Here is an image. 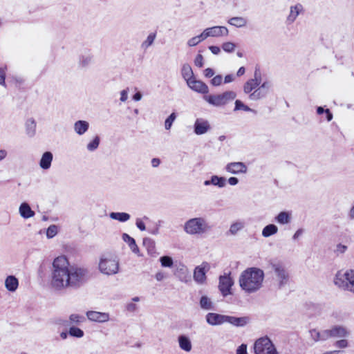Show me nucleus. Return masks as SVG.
<instances>
[{
  "mask_svg": "<svg viewBox=\"0 0 354 354\" xmlns=\"http://www.w3.org/2000/svg\"><path fill=\"white\" fill-rule=\"evenodd\" d=\"M179 347L185 352H190L192 345L190 339L184 335H181L178 338Z\"/></svg>",
  "mask_w": 354,
  "mask_h": 354,
  "instance_id": "cd10ccee",
  "label": "nucleus"
},
{
  "mask_svg": "<svg viewBox=\"0 0 354 354\" xmlns=\"http://www.w3.org/2000/svg\"><path fill=\"white\" fill-rule=\"evenodd\" d=\"M87 319L93 322L106 323L110 320V315L105 312L88 310L86 313Z\"/></svg>",
  "mask_w": 354,
  "mask_h": 354,
  "instance_id": "2eb2a0df",
  "label": "nucleus"
},
{
  "mask_svg": "<svg viewBox=\"0 0 354 354\" xmlns=\"http://www.w3.org/2000/svg\"><path fill=\"white\" fill-rule=\"evenodd\" d=\"M53 159V155L50 151L44 152L39 160V165L41 169L48 170L50 168Z\"/></svg>",
  "mask_w": 354,
  "mask_h": 354,
  "instance_id": "b1692460",
  "label": "nucleus"
},
{
  "mask_svg": "<svg viewBox=\"0 0 354 354\" xmlns=\"http://www.w3.org/2000/svg\"><path fill=\"white\" fill-rule=\"evenodd\" d=\"M143 245L147 249V252L149 255H156V243L152 239L148 237L144 238Z\"/></svg>",
  "mask_w": 354,
  "mask_h": 354,
  "instance_id": "f704fd0d",
  "label": "nucleus"
},
{
  "mask_svg": "<svg viewBox=\"0 0 354 354\" xmlns=\"http://www.w3.org/2000/svg\"><path fill=\"white\" fill-rule=\"evenodd\" d=\"M234 104V111L243 110L246 112L252 111V109H250L247 105L244 104L241 100H236Z\"/></svg>",
  "mask_w": 354,
  "mask_h": 354,
  "instance_id": "864d4df0",
  "label": "nucleus"
},
{
  "mask_svg": "<svg viewBox=\"0 0 354 354\" xmlns=\"http://www.w3.org/2000/svg\"><path fill=\"white\" fill-rule=\"evenodd\" d=\"M84 321V317L79 314L73 313L69 316L70 324H79Z\"/></svg>",
  "mask_w": 354,
  "mask_h": 354,
  "instance_id": "8fccbe9b",
  "label": "nucleus"
},
{
  "mask_svg": "<svg viewBox=\"0 0 354 354\" xmlns=\"http://www.w3.org/2000/svg\"><path fill=\"white\" fill-rule=\"evenodd\" d=\"M187 84L190 89L196 93L207 94L209 92V88L207 85L203 82L196 80V77L193 78L192 80H189Z\"/></svg>",
  "mask_w": 354,
  "mask_h": 354,
  "instance_id": "a211bd4d",
  "label": "nucleus"
},
{
  "mask_svg": "<svg viewBox=\"0 0 354 354\" xmlns=\"http://www.w3.org/2000/svg\"><path fill=\"white\" fill-rule=\"evenodd\" d=\"M333 282L339 289L354 294V270L338 271L335 275Z\"/></svg>",
  "mask_w": 354,
  "mask_h": 354,
  "instance_id": "39448f33",
  "label": "nucleus"
},
{
  "mask_svg": "<svg viewBox=\"0 0 354 354\" xmlns=\"http://www.w3.org/2000/svg\"><path fill=\"white\" fill-rule=\"evenodd\" d=\"M272 86L270 82L266 81L259 85L252 93L249 95L250 100L257 101L265 98Z\"/></svg>",
  "mask_w": 354,
  "mask_h": 354,
  "instance_id": "9d476101",
  "label": "nucleus"
},
{
  "mask_svg": "<svg viewBox=\"0 0 354 354\" xmlns=\"http://www.w3.org/2000/svg\"><path fill=\"white\" fill-rule=\"evenodd\" d=\"M204 40H205V37L204 36L203 32H202L200 35L189 39L187 41V45L189 47H194L197 46L199 43L202 42Z\"/></svg>",
  "mask_w": 354,
  "mask_h": 354,
  "instance_id": "a19ab883",
  "label": "nucleus"
},
{
  "mask_svg": "<svg viewBox=\"0 0 354 354\" xmlns=\"http://www.w3.org/2000/svg\"><path fill=\"white\" fill-rule=\"evenodd\" d=\"M227 182L231 186H235L239 183V179L236 177H230Z\"/></svg>",
  "mask_w": 354,
  "mask_h": 354,
  "instance_id": "338daca9",
  "label": "nucleus"
},
{
  "mask_svg": "<svg viewBox=\"0 0 354 354\" xmlns=\"http://www.w3.org/2000/svg\"><path fill=\"white\" fill-rule=\"evenodd\" d=\"M274 272V282L279 289L284 288L289 282V275L284 266L280 263L272 264Z\"/></svg>",
  "mask_w": 354,
  "mask_h": 354,
  "instance_id": "6e6552de",
  "label": "nucleus"
},
{
  "mask_svg": "<svg viewBox=\"0 0 354 354\" xmlns=\"http://www.w3.org/2000/svg\"><path fill=\"white\" fill-rule=\"evenodd\" d=\"M36 122L30 118L26 120L25 122L26 133L29 138H32L36 133Z\"/></svg>",
  "mask_w": 354,
  "mask_h": 354,
  "instance_id": "7c9ffc66",
  "label": "nucleus"
},
{
  "mask_svg": "<svg viewBox=\"0 0 354 354\" xmlns=\"http://www.w3.org/2000/svg\"><path fill=\"white\" fill-rule=\"evenodd\" d=\"M121 102H125L128 99V88L122 90L120 93Z\"/></svg>",
  "mask_w": 354,
  "mask_h": 354,
  "instance_id": "bf43d9fd",
  "label": "nucleus"
},
{
  "mask_svg": "<svg viewBox=\"0 0 354 354\" xmlns=\"http://www.w3.org/2000/svg\"><path fill=\"white\" fill-rule=\"evenodd\" d=\"M334 345L336 348L344 349L349 346V342L347 338H341L340 339L337 340Z\"/></svg>",
  "mask_w": 354,
  "mask_h": 354,
  "instance_id": "5fc2aeb1",
  "label": "nucleus"
},
{
  "mask_svg": "<svg viewBox=\"0 0 354 354\" xmlns=\"http://www.w3.org/2000/svg\"><path fill=\"white\" fill-rule=\"evenodd\" d=\"M167 277V274L162 270L158 271L155 274V279L157 281H162L164 279H165Z\"/></svg>",
  "mask_w": 354,
  "mask_h": 354,
  "instance_id": "4d7b16f0",
  "label": "nucleus"
},
{
  "mask_svg": "<svg viewBox=\"0 0 354 354\" xmlns=\"http://www.w3.org/2000/svg\"><path fill=\"white\" fill-rule=\"evenodd\" d=\"M226 172L233 175H244L248 172V167L243 162H231L225 167Z\"/></svg>",
  "mask_w": 354,
  "mask_h": 354,
  "instance_id": "ddd939ff",
  "label": "nucleus"
},
{
  "mask_svg": "<svg viewBox=\"0 0 354 354\" xmlns=\"http://www.w3.org/2000/svg\"><path fill=\"white\" fill-rule=\"evenodd\" d=\"M249 322L250 319L248 317H236L234 316H226V323H229L237 327L245 326Z\"/></svg>",
  "mask_w": 354,
  "mask_h": 354,
  "instance_id": "393cba45",
  "label": "nucleus"
},
{
  "mask_svg": "<svg viewBox=\"0 0 354 354\" xmlns=\"http://www.w3.org/2000/svg\"><path fill=\"white\" fill-rule=\"evenodd\" d=\"M236 97V92L227 91L220 94L204 95L203 99L212 106L221 107L233 101Z\"/></svg>",
  "mask_w": 354,
  "mask_h": 354,
  "instance_id": "423d86ee",
  "label": "nucleus"
},
{
  "mask_svg": "<svg viewBox=\"0 0 354 354\" xmlns=\"http://www.w3.org/2000/svg\"><path fill=\"white\" fill-rule=\"evenodd\" d=\"M222 82L223 77L221 75L214 76L211 80V84L214 86H218L221 85Z\"/></svg>",
  "mask_w": 354,
  "mask_h": 354,
  "instance_id": "6e6d98bb",
  "label": "nucleus"
},
{
  "mask_svg": "<svg viewBox=\"0 0 354 354\" xmlns=\"http://www.w3.org/2000/svg\"><path fill=\"white\" fill-rule=\"evenodd\" d=\"M87 270L71 264L65 255L55 257L52 262L50 274V286L56 291L80 288L87 278Z\"/></svg>",
  "mask_w": 354,
  "mask_h": 354,
  "instance_id": "f257e3e1",
  "label": "nucleus"
},
{
  "mask_svg": "<svg viewBox=\"0 0 354 354\" xmlns=\"http://www.w3.org/2000/svg\"><path fill=\"white\" fill-rule=\"evenodd\" d=\"M310 339L314 342H325L330 339L328 329L319 330L313 328L309 330Z\"/></svg>",
  "mask_w": 354,
  "mask_h": 354,
  "instance_id": "f3484780",
  "label": "nucleus"
},
{
  "mask_svg": "<svg viewBox=\"0 0 354 354\" xmlns=\"http://www.w3.org/2000/svg\"><path fill=\"white\" fill-rule=\"evenodd\" d=\"M68 334L70 336L77 338H82L84 335V333L82 329L75 326L69 328Z\"/></svg>",
  "mask_w": 354,
  "mask_h": 354,
  "instance_id": "c03bdc74",
  "label": "nucleus"
},
{
  "mask_svg": "<svg viewBox=\"0 0 354 354\" xmlns=\"http://www.w3.org/2000/svg\"><path fill=\"white\" fill-rule=\"evenodd\" d=\"M194 133L196 135L206 133L210 129V125L207 120L197 118L194 124Z\"/></svg>",
  "mask_w": 354,
  "mask_h": 354,
  "instance_id": "aec40b11",
  "label": "nucleus"
},
{
  "mask_svg": "<svg viewBox=\"0 0 354 354\" xmlns=\"http://www.w3.org/2000/svg\"><path fill=\"white\" fill-rule=\"evenodd\" d=\"M148 232L152 235H158L160 233V228L158 225L153 227H149L147 229Z\"/></svg>",
  "mask_w": 354,
  "mask_h": 354,
  "instance_id": "680f3d73",
  "label": "nucleus"
},
{
  "mask_svg": "<svg viewBox=\"0 0 354 354\" xmlns=\"http://www.w3.org/2000/svg\"><path fill=\"white\" fill-rule=\"evenodd\" d=\"M109 217L121 223H125L131 218L130 214L126 212H111Z\"/></svg>",
  "mask_w": 354,
  "mask_h": 354,
  "instance_id": "e433bc0d",
  "label": "nucleus"
},
{
  "mask_svg": "<svg viewBox=\"0 0 354 354\" xmlns=\"http://www.w3.org/2000/svg\"><path fill=\"white\" fill-rule=\"evenodd\" d=\"M245 223L243 221H236L233 222L229 229V233L231 235H236L239 232L241 231L245 227Z\"/></svg>",
  "mask_w": 354,
  "mask_h": 354,
  "instance_id": "4c0bfd02",
  "label": "nucleus"
},
{
  "mask_svg": "<svg viewBox=\"0 0 354 354\" xmlns=\"http://www.w3.org/2000/svg\"><path fill=\"white\" fill-rule=\"evenodd\" d=\"M19 279L15 275H8L4 281L5 288L10 292H15L19 288Z\"/></svg>",
  "mask_w": 354,
  "mask_h": 354,
  "instance_id": "4be33fe9",
  "label": "nucleus"
},
{
  "mask_svg": "<svg viewBox=\"0 0 354 354\" xmlns=\"http://www.w3.org/2000/svg\"><path fill=\"white\" fill-rule=\"evenodd\" d=\"M209 266L204 262L195 268L194 271V279L198 284H203L206 281V272L209 270Z\"/></svg>",
  "mask_w": 354,
  "mask_h": 354,
  "instance_id": "4468645a",
  "label": "nucleus"
},
{
  "mask_svg": "<svg viewBox=\"0 0 354 354\" xmlns=\"http://www.w3.org/2000/svg\"><path fill=\"white\" fill-rule=\"evenodd\" d=\"M234 281L230 274H224L219 277L218 289L223 297L232 295V287Z\"/></svg>",
  "mask_w": 354,
  "mask_h": 354,
  "instance_id": "1a4fd4ad",
  "label": "nucleus"
},
{
  "mask_svg": "<svg viewBox=\"0 0 354 354\" xmlns=\"http://www.w3.org/2000/svg\"><path fill=\"white\" fill-rule=\"evenodd\" d=\"M175 275L178 278V279L184 283H187L190 279V273L187 269V268L183 266L182 268L178 269L175 272Z\"/></svg>",
  "mask_w": 354,
  "mask_h": 354,
  "instance_id": "473e14b6",
  "label": "nucleus"
},
{
  "mask_svg": "<svg viewBox=\"0 0 354 354\" xmlns=\"http://www.w3.org/2000/svg\"><path fill=\"white\" fill-rule=\"evenodd\" d=\"M261 84V77L255 73L254 78L248 80L243 85V91L246 94H250Z\"/></svg>",
  "mask_w": 354,
  "mask_h": 354,
  "instance_id": "412c9836",
  "label": "nucleus"
},
{
  "mask_svg": "<svg viewBox=\"0 0 354 354\" xmlns=\"http://www.w3.org/2000/svg\"><path fill=\"white\" fill-rule=\"evenodd\" d=\"M147 220H149V218L147 216H145L142 218H136V226L141 232H144V231L147 230V227H146L145 223V221H147Z\"/></svg>",
  "mask_w": 354,
  "mask_h": 354,
  "instance_id": "3c124183",
  "label": "nucleus"
},
{
  "mask_svg": "<svg viewBox=\"0 0 354 354\" xmlns=\"http://www.w3.org/2000/svg\"><path fill=\"white\" fill-rule=\"evenodd\" d=\"M160 265L163 268H171L174 265L173 259L169 256H162L159 259Z\"/></svg>",
  "mask_w": 354,
  "mask_h": 354,
  "instance_id": "a18cd8bd",
  "label": "nucleus"
},
{
  "mask_svg": "<svg viewBox=\"0 0 354 354\" xmlns=\"http://www.w3.org/2000/svg\"><path fill=\"white\" fill-rule=\"evenodd\" d=\"M97 269L104 276L115 275L120 272L119 259L110 253L103 254L99 257Z\"/></svg>",
  "mask_w": 354,
  "mask_h": 354,
  "instance_id": "7ed1b4c3",
  "label": "nucleus"
},
{
  "mask_svg": "<svg viewBox=\"0 0 354 354\" xmlns=\"http://www.w3.org/2000/svg\"><path fill=\"white\" fill-rule=\"evenodd\" d=\"M236 354H248L247 352V345L241 344L236 349Z\"/></svg>",
  "mask_w": 354,
  "mask_h": 354,
  "instance_id": "052dcab7",
  "label": "nucleus"
},
{
  "mask_svg": "<svg viewBox=\"0 0 354 354\" xmlns=\"http://www.w3.org/2000/svg\"><path fill=\"white\" fill-rule=\"evenodd\" d=\"M227 23L237 28H242L248 25V20L243 17H233L228 19Z\"/></svg>",
  "mask_w": 354,
  "mask_h": 354,
  "instance_id": "c756f323",
  "label": "nucleus"
},
{
  "mask_svg": "<svg viewBox=\"0 0 354 354\" xmlns=\"http://www.w3.org/2000/svg\"><path fill=\"white\" fill-rule=\"evenodd\" d=\"M200 307L205 310H210L214 308V303L207 296L203 295L200 299Z\"/></svg>",
  "mask_w": 354,
  "mask_h": 354,
  "instance_id": "58836bf2",
  "label": "nucleus"
},
{
  "mask_svg": "<svg viewBox=\"0 0 354 354\" xmlns=\"http://www.w3.org/2000/svg\"><path fill=\"white\" fill-rule=\"evenodd\" d=\"M235 77L232 74H228L225 76L224 77V83L225 84H229L234 81Z\"/></svg>",
  "mask_w": 354,
  "mask_h": 354,
  "instance_id": "0e129e2a",
  "label": "nucleus"
},
{
  "mask_svg": "<svg viewBox=\"0 0 354 354\" xmlns=\"http://www.w3.org/2000/svg\"><path fill=\"white\" fill-rule=\"evenodd\" d=\"M274 221L280 225H288L291 221V214L288 212H281L275 216Z\"/></svg>",
  "mask_w": 354,
  "mask_h": 354,
  "instance_id": "2f4dec72",
  "label": "nucleus"
},
{
  "mask_svg": "<svg viewBox=\"0 0 354 354\" xmlns=\"http://www.w3.org/2000/svg\"><path fill=\"white\" fill-rule=\"evenodd\" d=\"M177 115L175 112L171 113L165 120L164 126L166 130H170L173 123L176 120Z\"/></svg>",
  "mask_w": 354,
  "mask_h": 354,
  "instance_id": "49530a36",
  "label": "nucleus"
},
{
  "mask_svg": "<svg viewBox=\"0 0 354 354\" xmlns=\"http://www.w3.org/2000/svg\"><path fill=\"white\" fill-rule=\"evenodd\" d=\"M156 37V34L155 32L150 33L147 36V39L142 43V48H143L144 50H147V48H149V47H150L154 42Z\"/></svg>",
  "mask_w": 354,
  "mask_h": 354,
  "instance_id": "79ce46f5",
  "label": "nucleus"
},
{
  "mask_svg": "<svg viewBox=\"0 0 354 354\" xmlns=\"http://www.w3.org/2000/svg\"><path fill=\"white\" fill-rule=\"evenodd\" d=\"M304 12V6L301 3H297L290 6L289 13L286 17V23L288 25L293 24L298 16Z\"/></svg>",
  "mask_w": 354,
  "mask_h": 354,
  "instance_id": "dca6fc26",
  "label": "nucleus"
},
{
  "mask_svg": "<svg viewBox=\"0 0 354 354\" xmlns=\"http://www.w3.org/2000/svg\"><path fill=\"white\" fill-rule=\"evenodd\" d=\"M330 338H348L351 330L344 325H334L328 328Z\"/></svg>",
  "mask_w": 354,
  "mask_h": 354,
  "instance_id": "f8f14e48",
  "label": "nucleus"
},
{
  "mask_svg": "<svg viewBox=\"0 0 354 354\" xmlns=\"http://www.w3.org/2000/svg\"><path fill=\"white\" fill-rule=\"evenodd\" d=\"M210 229L206 218L201 216L188 219L183 226L185 232L191 236H201L207 233Z\"/></svg>",
  "mask_w": 354,
  "mask_h": 354,
  "instance_id": "20e7f679",
  "label": "nucleus"
},
{
  "mask_svg": "<svg viewBox=\"0 0 354 354\" xmlns=\"http://www.w3.org/2000/svg\"><path fill=\"white\" fill-rule=\"evenodd\" d=\"M221 48L225 53H232L234 52L236 48V45L232 41H225L222 44Z\"/></svg>",
  "mask_w": 354,
  "mask_h": 354,
  "instance_id": "09e8293b",
  "label": "nucleus"
},
{
  "mask_svg": "<svg viewBox=\"0 0 354 354\" xmlns=\"http://www.w3.org/2000/svg\"><path fill=\"white\" fill-rule=\"evenodd\" d=\"M194 64L198 68H201L203 66V57L202 55L198 54L196 55L194 59Z\"/></svg>",
  "mask_w": 354,
  "mask_h": 354,
  "instance_id": "13d9d810",
  "label": "nucleus"
},
{
  "mask_svg": "<svg viewBox=\"0 0 354 354\" xmlns=\"http://www.w3.org/2000/svg\"><path fill=\"white\" fill-rule=\"evenodd\" d=\"M214 75V71L212 68H207L204 71V75L206 77H212Z\"/></svg>",
  "mask_w": 354,
  "mask_h": 354,
  "instance_id": "69168bd1",
  "label": "nucleus"
},
{
  "mask_svg": "<svg viewBox=\"0 0 354 354\" xmlns=\"http://www.w3.org/2000/svg\"><path fill=\"white\" fill-rule=\"evenodd\" d=\"M122 240L128 244L132 252L138 254V256H140L139 248L138 247L136 241L133 237L130 236L126 233H124L122 234Z\"/></svg>",
  "mask_w": 354,
  "mask_h": 354,
  "instance_id": "c85d7f7f",
  "label": "nucleus"
},
{
  "mask_svg": "<svg viewBox=\"0 0 354 354\" xmlns=\"http://www.w3.org/2000/svg\"><path fill=\"white\" fill-rule=\"evenodd\" d=\"M89 127V123L87 121L80 120L74 123L73 129L77 135L81 136L88 131Z\"/></svg>",
  "mask_w": 354,
  "mask_h": 354,
  "instance_id": "a878e982",
  "label": "nucleus"
},
{
  "mask_svg": "<svg viewBox=\"0 0 354 354\" xmlns=\"http://www.w3.org/2000/svg\"><path fill=\"white\" fill-rule=\"evenodd\" d=\"M303 233H304V230H302V229H299V230H297L295 232V234H293V236H292V239H293L294 240H297V239H299V237L303 234Z\"/></svg>",
  "mask_w": 354,
  "mask_h": 354,
  "instance_id": "774afa93",
  "label": "nucleus"
},
{
  "mask_svg": "<svg viewBox=\"0 0 354 354\" xmlns=\"http://www.w3.org/2000/svg\"><path fill=\"white\" fill-rule=\"evenodd\" d=\"M8 71V66L6 64H3L0 66V85L6 87V73Z\"/></svg>",
  "mask_w": 354,
  "mask_h": 354,
  "instance_id": "de8ad7c7",
  "label": "nucleus"
},
{
  "mask_svg": "<svg viewBox=\"0 0 354 354\" xmlns=\"http://www.w3.org/2000/svg\"><path fill=\"white\" fill-rule=\"evenodd\" d=\"M19 213L20 216L24 219L30 218L35 214V212L32 210L29 204L26 202L22 203L19 205Z\"/></svg>",
  "mask_w": 354,
  "mask_h": 354,
  "instance_id": "bb28decb",
  "label": "nucleus"
},
{
  "mask_svg": "<svg viewBox=\"0 0 354 354\" xmlns=\"http://www.w3.org/2000/svg\"><path fill=\"white\" fill-rule=\"evenodd\" d=\"M279 231L277 226L274 224H268L265 226L262 230V236L268 238L271 236L276 234Z\"/></svg>",
  "mask_w": 354,
  "mask_h": 354,
  "instance_id": "c9c22d12",
  "label": "nucleus"
},
{
  "mask_svg": "<svg viewBox=\"0 0 354 354\" xmlns=\"http://www.w3.org/2000/svg\"><path fill=\"white\" fill-rule=\"evenodd\" d=\"M58 233V227L56 225H50L46 230V237L48 239H53Z\"/></svg>",
  "mask_w": 354,
  "mask_h": 354,
  "instance_id": "603ef678",
  "label": "nucleus"
},
{
  "mask_svg": "<svg viewBox=\"0 0 354 354\" xmlns=\"http://www.w3.org/2000/svg\"><path fill=\"white\" fill-rule=\"evenodd\" d=\"M181 75L186 83L194 78V73L192 67L188 64H184L181 68Z\"/></svg>",
  "mask_w": 354,
  "mask_h": 354,
  "instance_id": "72a5a7b5",
  "label": "nucleus"
},
{
  "mask_svg": "<svg viewBox=\"0 0 354 354\" xmlns=\"http://www.w3.org/2000/svg\"><path fill=\"white\" fill-rule=\"evenodd\" d=\"M203 32L206 39L208 37H226L229 35V30L223 26H215L204 29Z\"/></svg>",
  "mask_w": 354,
  "mask_h": 354,
  "instance_id": "9b49d317",
  "label": "nucleus"
},
{
  "mask_svg": "<svg viewBox=\"0 0 354 354\" xmlns=\"http://www.w3.org/2000/svg\"><path fill=\"white\" fill-rule=\"evenodd\" d=\"M205 186L214 185L218 188H223L226 186V178L223 176L213 175L209 180H206L203 183Z\"/></svg>",
  "mask_w": 354,
  "mask_h": 354,
  "instance_id": "5701e85b",
  "label": "nucleus"
},
{
  "mask_svg": "<svg viewBox=\"0 0 354 354\" xmlns=\"http://www.w3.org/2000/svg\"><path fill=\"white\" fill-rule=\"evenodd\" d=\"M93 61V57L91 54H84L80 57L79 65L82 68L88 67Z\"/></svg>",
  "mask_w": 354,
  "mask_h": 354,
  "instance_id": "ea45409f",
  "label": "nucleus"
},
{
  "mask_svg": "<svg viewBox=\"0 0 354 354\" xmlns=\"http://www.w3.org/2000/svg\"><path fill=\"white\" fill-rule=\"evenodd\" d=\"M100 139L99 136H95L86 145V149L88 151H95L100 145Z\"/></svg>",
  "mask_w": 354,
  "mask_h": 354,
  "instance_id": "37998d69",
  "label": "nucleus"
},
{
  "mask_svg": "<svg viewBox=\"0 0 354 354\" xmlns=\"http://www.w3.org/2000/svg\"><path fill=\"white\" fill-rule=\"evenodd\" d=\"M265 274L262 269L250 267L241 272L238 283L241 290L246 295L259 292L263 287Z\"/></svg>",
  "mask_w": 354,
  "mask_h": 354,
  "instance_id": "f03ea898",
  "label": "nucleus"
},
{
  "mask_svg": "<svg viewBox=\"0 0 354 354\" xmlns=\"http://www.w3.org/2000/svg\"><path fill=\"white\" fill-rule=\"evenodd\" d=\"M255 354H279L272 341L267 337L258 339L254 346Z\"/></svg>",
  "mask_w": 354,
  "mask_h": 354,
  "instance_id": "0eeeda50",
  "label": "nucleus"
},
{
  "mask_svg": "<svg viewBox=\"0 0 354 354\" xmlns=\"http://www.w3.org/2000/svg\"><path fill=\"white\" fill-rule=\"evenodd\" d=\"M226 316L215 313H208L205 315V320L210 326H219L226 323Z\"/></svg>",
  "mask_w": 354,
  "mask_h": 354,
  "instance_id": "6ab92c4d",
  "label": "nucleus"
},
{
  "mask_svg": "<svg viewBox=\"0 0 354 354\" xmlns=\"http://www.w3.org/2000/svg\"><path fill=\"white\" fill-rule=\"evenodd\" d=\"M208 48L212 54L216 55L220 54L221 51L220 47L217 46H209Z\"/></svg>",
  "mask_w": 354,
  "mask_h": 354,
  "instance_id": "e2e57ef3",
  "label": "nucleus"
}]
</instances>
